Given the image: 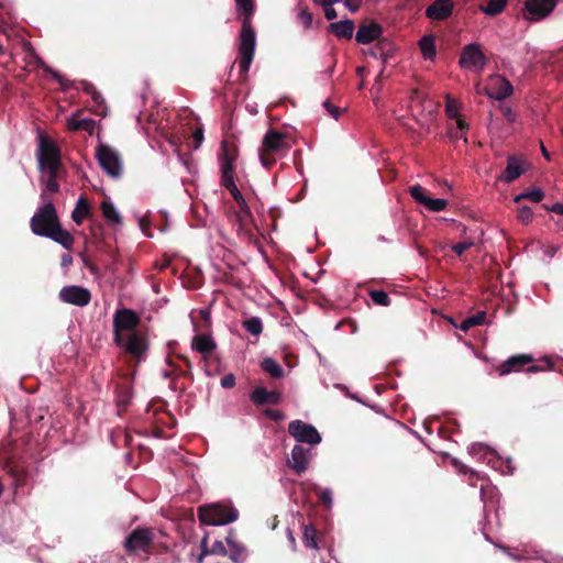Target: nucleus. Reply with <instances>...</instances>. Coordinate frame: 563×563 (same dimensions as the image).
I'll return each mask as SVG.
<instances>
[{"instance_id": "obj_1", "label": "nucleus", "mask_w": 563, "mask_h": 563, "mask_svg": "<svg viewBox=\"0 0 563 563\" xmlns=\"http://www.w3.org/2000/svg\"><path fill=\"white\" fill-rule=\"evenodd\" d=\"M236 11L241 19L239 36V68L241 75H246L254 58L256 33L252 25L255 0H235Z\"/></svg>"}, {"instance_id": "obj_2", "label": "nucleus", "mask_w": 563, "mask_h": 563, "mask_svg": "<svg viewBox=\"0 0 563 563\" xmlns=\"http://www.w3.org/2000/svg\"><path fill=\"white\" fill-rule=\"evenodd\" d=\"M128 354V367L132 375H136L137 367L147 357L150 342L144 331H132L121 336L120 343H115Z\"/></svg>"}, {"instance_id": "obj_3", "label": "nucleus", "mask_w": 563, "mask_h": 563, "mask_svg": "<svg viewBox=\"0 0 563 563\" xmlns=\"http://www.w3.org/2000/svg\"><path fill=\"white\" fill-rule=\"evenodd\" d=\"M287 133L269 129L262 140L260 159L264 167L271 168L277 162V156L285 155L290 148L287 143Z\"/></svg>"}, {"instance_id": "obj_4", "label": "nucleus", "mask_w": 563, "mask_h": 563, "mask_svg": "<svg viewBox=\"0 0 563 563\" xmlns=\"http://www.w3.org/2000/svg\"><path fill=\"white\" fill-rule=\"evenodd\" d=\"M156 534H161L154 528L136 527L123 541V549L128 555H137L144 553L146 555L154 553L156 544Z\"/></svg>"}, {"instance_id": "obj_5", "label": "nucleus", "mask_w": 563, "mask_h": 563, "mask_svg": "<svg viewBox=\"0 0 563 563\" xmlns=\"http://www.w3.org/2000/svg\"><path fill=\"white\" fill-rule=\"evenodd\" d=\"M239 151L234 143L227 140L221 142V153L219 155L221 169V185L225 187L231 196L240 192L234 181V162L238 158Z\"/></svg>"}, {"instance_id": "obj_6", "label": "nucleus", "mask_w": 563, "mask_h": 563, "mask_svg": "<svg viewBox=\"0 0 563 563\" xmlns=\"http://www.w3.org/2000/svg\"><path fill=\"white\" fill-rule=\"evenodd\" d=\"M238 517V509L230 505L211 504L198 508V519L201 525L223 526L235 521Z\"/></svg>"}, {"instance_id": "obj_7", "label": "nucleus", "mask_w": 563, "mask_h": 563, "mask_svg": "<svg viewBox=\"0 0 563 563\" xmlns=\"http://www.w3.org/2000/svg\"><path fill=\"white\" fill-rule=\"evenodd\" d=\"M36 157L41 172L47 169H64L60 148L52 139L44 134L38 135Z\"/></svg>"}, {"instance_id": "obj_8", "label": "nucleus", "mask_w": 563, "mask_h": 563, "mask_svg": "<svg viewBox=\"0 0 563 563\" xmlns=\"http://www.w3.org/2000/svg\"><path fill=\"white\" fill-rule=\"evenodd\" d=\"M59 219L57 217L54 205L48 201L37 209L35 214L31 218L30 227L35 235L45 236L49 230H54L58 225Z\"/></svg>"}, {"instance_id": "obj_9", "label": "nucleus", "mask_w": 563, "mask_h": 563, "mask_svg": "<svg viewBox=\"0 0 563 563\" xmlns=\"http://www.w3.org/2000/svg\"><path fill=\"white\" fill-rule=\"evenodd\" d=\"M96 157L100 167L109 177L119 179L122 176L123 168L121 155L111 146L100 144L96 148Z\"/></svg>"}, {"instance_id": "obj_10", "label": "nucleus", "mask_w": 563, "mask_h": 563, "mask_svg": "<svg viewBox=\"0 0 563 563\" xmlns=\"http://www.w3.org/2000/svg\"><path fill=\"white\" fill-rule=\"evenodd\" d=\"M140 323V317L131 309L118 310L113 318V341L120 343L121 336L140 331L136 327Z\"/></svg>"}, {"instance_id": "obj_11", "label": "nucleus", "mask_w": 563, "mask_h": 563, "mask_svg": "<svg viewBox=\"0 0 563 563\" xmlns=\"http://www.w3.org/2000/svg\"><path fill=\"white\" fill-rule=\"evenodd\" d=\"M534 357L530 354H516L508 357L505 362L496 366V372L499 376H505L510 373H517L523 369L526 365H530L527 368L529 373H537L544 371L545 367L541 365H532Z\"/></svg>"}, {"instance_id": "obj_12", "label": "nucleus", "mask_w": 563, "mask_h": 563, "mask_svg": "<svg viewBox=\"0 0 563 563\" xmlns=\"http://www.w3.org/2000/svg\"><path fill=\"white\" fill-rule=\"evenodd\" d=\"M135 375L132 371L119 375V380L115 386V400L119 412H123L130 406L133 397V380Z\"/></svg>"}, {"instance_id": "obj_13", "label": "nucleus", "mask_w": 563, "mask_h": 563, "mask_svg": "<svg viewBox=\"0 0 563 563\" xmlns=\"http://www.w3.org/2000/svg\"><path fill=\"white\" fill-rule=\"evenodd\" d=\"M288 433L301 443L313 445L321 442V435L318 430L312 424L301 420L289 422Z\"/></svg>"}, {"instance_id": "obj_14", "label": "nucleus", "mask_w": 563, "mask_h": 563, "mask_svg": "<svg viewBox=\"0 0 563 563\" xmlns=\"http://www.w3.org/2000/svg\"><path fill=\"white\" fill-rule=\"evenodd\" d=\"M459 63L465 69L483 68L487 58L481 51L479 45L472 43L463 47Z\"/></svg>"}, {"instance_id": "obj_15", "label": "nucleus", "mask_w": 563, "mask_h": 563, "mask_svg": "<svg viewBox=\"0 0 563 563\" xmlns=\"http://www.w3.org/2000/svg\"><path fill=\"white\" fill-rule=\"evenodd\" d=\"M59 299L66 303L86 307L91 300V294L81 286H65L59 291Z\"/></svg>"}, {"instance_id": "obj_16", "label": "nucleus", "mask_w": 563, "mask_h": 563, "mask_svg": "<svg viewBox=\"0 0 563 563\" xmlns=\"http://www.w3.org/2000/svg\"><path fill=\"white\" fill-rule=\"evenodd\" d=\"M410 196L420 205L424 206L428 210L433 212L443 211L448 201L442 198H430L422 186L415 185L409 189Z\"/></svg>"}, {"instance_id": "obj_17", "label": "nucleus", "mask_w": 563, "mask_h": 563, "mask_svg": "<svg viewBox=\"0 0 563 563\" xmlns=\"http://www.w3.org/2000/svg\"><path fill=\"white\" fill-rule=\"evenodd\" d=\"M556 0H527L525 3L529 19L538 21L548 16L555 8Z\"/></svg>"}, {"instance_id": "obj_18", "label": "nucleus", "mask_w": 563, "mask_h": 563, "mask_svg": "<svg viewBox=\"0 0 563 563\" xmlns=\"http://www.w3.org/2000/svg\"><path fill=\"white\" fill-rule=\"evenodd\" d=\"M310 453L311 449H305L299 444L295 445L287 465L298 475L305 473L309 466Z\"/></svg>"}, {"instance_id": "obj_19", "label": "nucleus", "mask_w": 563, "mask_h": 563, "mask_svg": "<svg viewBox=\"0 0 563 563\" xmlns=\"http://www.w3.org/2000/svg\"><path fill=\"white\" fill-rule=\"evenodd\" d=\"M453 9L452 0H434L426 9V16L432 21H444L452 15Z\"/></svg>"}, {"instance_id": "obj_20", "label": "nucleus", "mask_w": 563, "mask_h": 563, "mask_svg": "<svg viewBox=\"0 0 563 563\" xmlns=\"http://www.w3.org/2000/svg\"><path fill=\"white\" fill-rule=\"evenodd\" d=\"M251 401L262 407L265 405H278L282 401V393L278 390H267L265 387H256L250 394Z\"/></svg>"}, {"instance_id": "obj_21", "label": "nucleus", "mask_w": 563, "mask_h": 563, "mask_svg": "<svg viewBox=\"0 0 563 563\" xmlns=\"http://www.w3.org/2000/svg\"><path fill=\"white\" fill-rule=\"evenodd\" d=\"M383 34V27L376 22L363 23L358 26L355 40L360 44H369Z\"/></svg>"}, {"instance_id": "obj_22", "label": "nucleus", "mask_w": 563, "mask_h": 563, "mask_svg": "<svg viewBox=\"0 0 563 563\" xmlns=\"http://www.w3.org/2000/svg\"><path fill=\"white\" fill-rule=\"evenodd\" d=\"M525 162L515 155H511L507 159V166L503 174V180L506 183H512L525 173Z\"/></svg>"}, {"instance_id": "obj_23", "label": "nucleus", "mask_w": 563, "mask_h": 563, "mask_svg": "<svg viewBox=\"0 0 563 563\" xmlns=\"http://www.w3.org/2000/svg\"><path fill=\"white\" fill-rule=\"evenodd\" d=\"M191 346L207 357L216 350L217 344L210 334H197L192 338Z\"/></svg>"}, {"instance_id": "obj_24", "label": "nucleus", "mask_w": 563, "mask_h": 563, "mask_svg": "<svg viewBox=\"0 0 563 563\" xmlns=\"http://www.w3.org/2000/svg\"><path fill=\"white\" fill-rule=\"evenodd\" d=\"M225 541L229 547L230 559L235 563L243 562L246 558V549L236 541L235 533L232 530L228 533Z\"/></svg>"}, {"instance_id": "obj_25", "label": "nucleus", "mask_w": 563, "mask_h": 563, "mask_svg": "<svg viewBox=\"0 0 563 563\" xmlns=\"http://www.w3.org/2000/svg\"><path fill=\"white\" fill-rule=\"evenodd\" d=\"M354 22L352 20H343L339 22H332L329 24L328 30L340 38L351 40L354 32Z\"/></svg>"}, {"instance_id": "obj_26", "label": "nucleus", "mask_w": 563, "mask_h": 563, "mask_svg": "<svg viewBox=\"0 0 563 563\" xmlns=\"http://www.w3.org/2000/svg\"><path fill=\"white\" fill-rule=\"evenodd\" d=\"M376 41L377 44L369 51V55H372L375 58L379 57L383 59L384 63H386L388 58L391 57L394 54L393 43L388 38H382V36L379 37V40Z\"/></svg>"}, {"instance_id": "obj_27", "label": "nucleus", "mask_w": 563, "mask_h": 563, "mask_svg": "<svg viewBox=\"0 0 563 563\" xmlns=\"http://www.w3.org/2000/svg\"><path fill=\"white\" fill-rule=\"evenodd\" d=\"M45 238L52 239L53 241L59 243L67 250L71 249L75 241L74 236L68 231L62 228L60 222L58 223V225L54 228V230H49Z\"/></svg>"}, {"instance_id": "obj_28", "label": "nucleus", "mask_w": 563, "mask_h": 563, "mask_svg": "<svg viewBox=\"0 0 563 563\" xmlns=\"http://www.w3.org/2000/svg\"><path fill=\"white\" fill-rule=\"evenodd\" d=\"M495 89H496L495 92L488 93V96L490 98L499 100V101L510 97L514 92V87H512L511 82L504 77L496 78Z\"/></svg>"}, {"instance_id": "obj_29", "label": "nucleus", "mask_w": 563, "mask_h": 563, "mask_svg": "<svg viewBox=\"0 0 563 563\" xmlns=\"http://www.w3.org/2000/svg\"><path fill=\"white\" fill-rule=\"evenodd\" d=\"M90 214V205L85 197H80L71 212V219L76 224H81L84 219Z\"/></svg>"}, {"instance_id": "obj_30", "label": "nucleus", "mask_w": 563, "mask_h": 563, "mask_svg": "<svg viewBox=\"0 0 563 563\" xmlns=\"http://www.w3.org/2000/svg\"><path fill=\"white\" fill-rule=\"evenodd\" d=\"M201 549H202V552L200 554L199 562H201L203 556H206L208 554L225 555L228 553V550L222 541H216L212 544V548L209 550L208 549V536H205L203 539L201 540Z\"/></svg>"}, {"instance_id": "obj_31", "label": "nucleus", "mask_w": 563, "mask_h": 563, "mask_svg": "<svg viewBox=\"0 0 563 563\" xmlns=\"http://www.w3.org/2000/svg\"><path fill=\"white\" fill-rule=\"evenodd\" d=\"M101 211H102L103 218L108 222L115 223V224H120L122 222L120 213L118 212L114 205L109 199L103 200L101 202Z\"/></svg>"}, {"instance_id": "obj_32", "label": "nucleus", "mask_w": 563, "mask_h": 563, "mask_svg": "<svg viewBox=\"0 0 563 563\" xmlns=\"http://www.w3.org/2000/svg\"><path fill=\"white\" fill-rule=\"evenodd\" d=\"M95 121L89 118L80 119L78 117H73L68 121V128L73 131H87L92 133L95 129Z\"/></svg>"}, {"instance_id": "obj_33", "label": "nucleus", "mask_w": 563, "mask_h": 563, "mask_svg": "<svg viewBox=\"0 0 563 563\" xmlns=\"http://www.w3.org/2000/svg\"><path fill=\"white\" fill-rule=\"evenodd\" d=\"M43 173H46L47 178L45 179V190L55 194L59 190L58 178L64 173V169H47Z\"/></svg>"}, {"instance_id": "obj_34", "label": "nucleus", "mask_w": 563, "mask_h": 563, "mask_svg": "<svg viewBox=\"0 0 563 563\" xmlns=\"http://www.w3.org/2000/svg\"><path fill=\"white\" fill-rule=\"evenodd\" d=\"M508 0H488L486 4H482L479 10L489 16H496L500 14Z\"/></svg>"}, {"instance_id": "obj_35", "label": "nucleus", "mask_w": 563, "mask_h": 563, "mask_svg": "<svg viewBox=\"0 0 563 563\" xmlns=\"http://www.w3.org/2000/svg\"><path fill=\"white\" fill-rule=\"evenodd\" d=\"M261 367L264 372L269 374L273 378H282L284 376L283 367L271 357H266L262 361Z\"/></svg>"}, {"instance_id": "obj_36", "label": "nucleus", "mask_w": 563, "mask_h": 563, "mask_svg": "<svg viewBox=\"0 0 563 563\" xmlns=\"http://www.w3.org/2000/svg\"><path fill=\"white\" fill-rule=\"evenodd\" d=\"M419 46L426 59H431L435 56V40L432 35H424L419 41Z\"/></svg>"}, {"instance_id": "obj_37", "label": "nucleus", "mask_w": 563, "mask_h": 563, "mask_svg": "<svg viewBox=\"0 0 563 563\" xmlns=\"http://www.w3.org/2000/svg\"><path fill=\"white\" fill-rule=\"evenodd\" d=\"M485 319H486V312L479 311V312L464 319L462 321V323L459 325V329L466 332L473 327L483 324L485 322Z\"/></svg>"}, {"instance_id": "obj_38", "label": "nucleus", "mask_w": 563, "mask_h": 563, "mask_svg": "<svg viewBox=\"0 0 563 563\" xmlns=\"http://www.w3.org/2000/svg\"><path fill=\"white\" fill-rule=\"evenodd\" d=\"M544 198V192L540 188H532L515 197V202L519 203L523 199H529L532 202H540Z\"/></svg>"}, {"instance_id": "obj_39", "label": "nucleus", "mask_w": 563, "mask_h": 563, "mask_svg": "<svg viewBox=\"0 0 563 563\" xmlns=\"http://www.w3.org/2000/svg\"><path fill=\"white\" fill-rule=\"evenodd\" d=\"M302 541L306 547L318 549L317 530L311 525L303 527Z\"/></svg>"}, {"instance_id": "obj_40", "label": "nucleus", "mask_w": 563, "mask_h": 563, "mask_svg": "<svg viewBox=\"0 0 563 563\" xmlns=\"http://www.w3.org/2000/svg\"><path fill=\"white\" fill-rule=\"evenodd\" d=\"M243 328L252 335H260L263 332V323L258 317H251L243 321Z\"/></svg>"}, {"instance_id": "obj_41", "label": "nucleus", "mask_w": 563, "mask_h": 563, "mask_svg": "<svg viewBox=\"0 0 563 563\" xmlns=\"http://www.w3.org/2000/svg\"><path fill=\"white\" fill-rule=\"evenodd\" d=\"M236 205L239 206V213L238 218L240 221H243L245 218H250L252 216L251 209L249 205L246 203L244 197L241 192L232 196Z\"/></svg>"}, {"instance_id": "obj_42", "label": "nucleus", "mask_w": 563, "mask_h": 563, "mask_svg": "<svg viewBox=\"0 0 563 563\" xmlns=\"http://www.w3.org/2000/svg\"><path fill=\"white\" fill-rule=\"evenodd\" d=\"M368 295L375 305L388 307L391 303L388 294L384 290H371Z\"/></svg>"}, {"instance_id": "obj_43", "label": "nucleus", "mask_w": 563, "mask_h": 563, "mask_svg": "<svg viewBox=\"0 0 563 563\" xmlns=\"http://www.w3.org/2000/svg\"><path fill=\"white\" fill-rule=\"evenodd\" d=\"M297 21L305 27L309 29L312 24V13L309 12L307 7L300 8L297 14Z\"/></svg>"}, {"instance_id": "obj_44", "label": "nucleus", "mask_w": 563, "mask_h": 563, "mask_svg": "<svg viewBox=\"0 0 563 563\" xmlns=\"http://www.w3.org/2000/svg\"><path fill=\"white\" fill-rule=\"evenodd\" d=\"M533 212L531 208L523 206L518 209L517 218L522 224H528L532 220Z\"/></svg>"}, {"instance_id": "obj_45", "label": "nucleus", "mask_w": 563, "mask_h": 563, "mask_svg": "<svg viewBox=\"0 0 563 563\" xmlns=\"http://www.w3.org/2000/svg\"><path fill=\"white\" fill-rule=\"evenodd\" d=\"M459 110V103L455 100L448 98L445 102L446 115L451 119L457 118L460 115Z\"/></svg>"}, {"instance_id": "obj_46", "label": "nucleus", "mask_w": 563, "mask_h": 563, "mask_svg": "<svg viewBox=\"0 0 563 563\" xmlns=\"http://www.w3.org/2000/svg\"><path fill=\"white\" fill-rule=\"evenodd\" d=\"M319 500L327 508H330L332 506V492L330 489L320 490Z\"/></svg>"}, {"instance_id": "obj_47", "label": "nucleus", "mask_w": 563, "mask_h": 563, "mask_svg": "<svg viewBox=\"0 0 563 563\" xmlns=\"http://www.w3.org/2000/svg\"><path fill=\"white\" fill-rule=\"evenodd\" d=\"M264 415H265L268 419H271V420H273V421H280V420H284V419H285V415H284V412H283V411H280V410H276V409H269V408H267V409H265V410H264Z\"/></svg>"}, {"instance_id": "obj_48", "label": "nucleus", "mask_w": 563, "mask_h": 563, "mask_svg": "<svg viewBox=\"0 0 563 563\" xmlns=\"http://www.w3.org/2000/svg\"><path fill=\"white\" fill-rule=\"evenodd\" d=\"M473 246V242H460L452 246V251L457 255L461 256L466 250L471 249Z\"/></svg>"}, {"instance_id": "obj_49", "label": "nucleus", "mask_w": 563, "mask_h": 563, "mask_svg": "<svg viewBox=\"0 0 563 563\" xmlns=\"http://www.w3.org/2000/svg\"><path fill=\"white\" fill-rule=\"evenodd\" d=\"M192 139L195 141L194 148H198L203 141V129L201 126L197 128L192 133Z\"/></svg>"}, {"instance_id": "obj_50", "label": "nucleus", "mask_w": 563, "mask_h": 563, "mask_svg": "<svg viewBox=\"0 0 563 563\" xmlns=\"http://www.w3.org/2000/svg\"><path fill=\"white\" fill-rule=\"evenodd\" d=\"M323 106L324 108L327 109V111L334 118V119H339L340 117V113H341V110L339 107H335L333 106L330 101H324L323 102Z\"/></svg>"}, {"instance_id": "obj_51", "label": "nucleus", "mask_w": 563, "mask_h": 563, "mask_svg": "<svg viewBox=\"0 0 563 563\" xmlns=\"http://www.w3.org/2000/svg\"><path fill=\"white\" fill-rule=\"evenodd\" d=\"M221 386L223 388H233L235 386V377L233 374H228L221 378Z\"/></svg>"}, {"instance_id": "obj_52", "label": "nucleus", "mask_w": 563, "mask_h": 563, "mask_svg": "<svg viewBox=\"0 0 563 563\" xmlns=\"http://www.w3.org/2000/svg\"><path fill=\"white\" fill-rule=\"evenodd\" d=\"M80 257L82 260L84 265L92 273H98V267L89 260V257L85 253H80Z\"/></svg>"}, {"instance_id": "obj_53", "label": "nucleus", "mask_w": 563, "mask_h": 563, "mask_svg": "<svg viewBox=\"0 0 563 563\" xmlns=\"http://www.w3.org/2000/svg\"><path fill=\"white\" fill-rule=\"evenodd\" d=\"M333 4H323L321 5L324 10V15L328 20H334L338 16L335 9L332 7Z\"/></svg>"}, {"instance_id": "obj_54", "label": "nucleus", "mask_w": 563, "mask_h": 563, "mask_svg": "<svg viewBox=\"0 0 563 563\" xmlns=\"http://www.w3.org/2000/svg\"><path fill=\"white\" fill-rule=\"evenodd\" d=\"M88 92L91 93L92 100L96 104L101 106L104 103L102 95L99 91H97L93 87H91L90 90H88Z\"/></svg>"}, {"instance_id": "obj_55", "label": "nucleus", "mask_w": 563, "mask_h": 563, "mask_svg": "<svg viewBox=\"0 0 563 563\" xmlns=\"http://www.w3.org/2000/svg\"><path fill=\"white\" fill-rule=\"evenodd\" d=\"M503 114L508 122H514L516 120V113L509 107L501 108Z\"/></svg>"}, {"instance_id": "obj_56", "label": "nucleus", "mask_w": 563, "mask_h": 563, "mask_svg": "<svg viewBox=\"0 0 563 563\" xmlns=\"http://www.w3.org/2000/svg\"><path fill=\"white\" fill-rule=\"evenodd\" d=\"M344 4L351 12H356L360 9L361 0H345Z\"/></svg>"}, {"instance_id": "obj_57", "label": "nucleus", "mask_w": 563, "mask_h": 563, "mask_svg": "<svg viewBox=\"0 0 563 563\" xmlns=\"http://www.w3.org/2000/svg\"><path fill=\"white\" fill-rule=\"evenodd\" d=\"M547 210L552 211L558 214H563V203L556 202L552 206L544 205L543 206Z\"/></svg>"}, {"instance_id": "obj_58", "label": "nucleus", "mask_w": 563, "mask_h": 563, "mask_svg": "<svg viewBox=\"0 0 563 563\" xmlns=\"http://www.w3.org/2000/svg\"><path fill=\"white\" fill-rule=\"evenodd\" d=\"M86 244H91L97 250H102L103 249V239H102V236L97 238V239L96 238L95 239H87Z\"/></svg>"}, {"instance_id": "obj_59", "label": "nucleus", "mask_w": 563, "mask_h": 563, "mask_svg": "<svg viewBox=\"0 0 563 563\" xmlns=\"http://www.w3.org/2000/svg\"><path fill=\"white\" fill-rule=\"evenodd\" d=\"M162 376L166 379H172L170 387L176 390L178 387L175 382L174 371H163Z\"/></svg>"}, {"instance_id": "obj_60", "label": "nucleus", "mask_w": 563, "mask_h": 563, "mask_svg": "<svg viewBox=\"0 0 563 563\" xmlns=\"http://www.w3.org/2000/svg\"><path fill=\"white\" fill-rule=\"evenodd\" d=\"M158 537V534H156V538ZM168 551V545L163 543V542H159L157 539H156V544L154 547V553H165Z\"/></svg>"}, {"instance_id": "obj_61", "label": "nucleus", "mask_w": 563, "mask_h": 563, "mask_svg": "<svg viewBox=\"0 0 563 563\" xmlns=\"http://www.w3.org/2000/svg\"><path fill=\"white\" fill-rule=\"evenodd\" d=\"M456 119V126L457 129L460 130V132H464L466 130H468V124L464 121L463 118H461L460 115Z\"/></svg>"}, {"instance_id": "obj_62", "label": "nucleus", "mask_w": 563, "mask_h": 563, "mask_svg": "<svg viewBox=\"0 0 563 563\" xmlns=\"http://www.w3.org/2000/svg\"><path fill=\"white\" fill-rule=\"evenodd\" d=\"M73 264V256L70 254H64L60 260V265L63 267H68Z\"/></svg>"}, {"instance_id": "obj_63", "label": "nucleus", "mask_w": 563, "mask_h": 563, "mask_svg": "<svg viewBox=\"0 0 563 563\" xmlns=\"http://www.w3.org/2000/svg\"><path fill=\"white\" fill-rule=\"evenodd\" d=\"M102 236V227L99 225L97 228L92 227L91 228V236L89 239H97V238H100Z\"/></svg>"}, {"instance_id": "obj_64", "label": "nucleus", "mask_w": 563, "mask_h": 563, "mask_svg": "<svg viewBox=\"0 0 563 563\" xmlns=\"http://www.w3.org/2000/svg\"><path fill=\"white\" fill-rule=\"evenodd\" d=\"M287 538H288V541L290 543V548L292 550H295L296 545H297L296 544V539H295V536H294V533H292V531L290 529L287 530Z\"/></svg>"}]
</instances>
